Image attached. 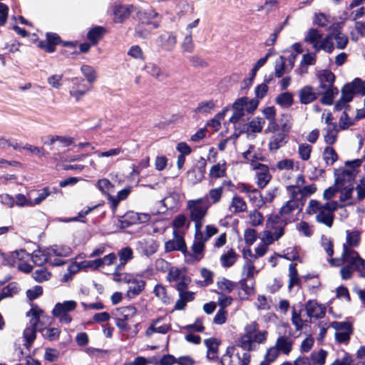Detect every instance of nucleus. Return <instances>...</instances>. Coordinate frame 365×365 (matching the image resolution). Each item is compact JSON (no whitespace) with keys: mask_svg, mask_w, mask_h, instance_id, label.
Returning <instances> with one entry per match:
<instances>
[{"mask_svg":"<svg viewBox=\"0 0 365 365\" xmlns=\"http://www.w3.org/2000/svg\"><path fill=\"white\" fill-rule=\"evenodd\" d=\"M268 339V331L259 330V324L252 322L246 324L243 333L239 336L237 344L242 350L255 351L258 349L260 344H264Z\"/></svg>","mask_w":365,"mask_h":365,"instance_id":"1","label":"nucleus"},{"mask_svg":"<svg viewBox=\"0 0 365 365\" xmlns=\"http://www.w3.org/2000/svg\"><path fill=\"white\" fill-rule=\"evenodd\" d=\"M337 207L338 203L336 201L322 204L316 200H311L307 206L306 212L309 215H314L318 222L331 227L334 222V212Z\"/></svg>","mask_w":365,"mask_h":365,"instance_id":"2","label":"nucleus"},{"mask_svg":"<svg viewBox=\"0 0 365 365\" xmlns=\"http://www.w3.org/2000/svg\"><path fill=\"white\" fill-rule=\"evenodd\" d=\"M331 266L337 267L341 263L352 267L359 272L361 277L365 278V259L361 257L359 253L349 246L342 247V252L340 258L328 259Z\"/></svg>","mask_w":365,"mask_h":365,"instance_id":"3","label":"nucleus"},{"mask_svg":"<svg viewBox=\"0 0 365 365\" xmlns=\"http://www.w3.org/2000/svg\"><path fill=\"white\" fill-rule=\"evenodd\" d=\"M280 217L270 215L266 221V229L261 232L259 238L262 243L269 246L284 234V227L279 225Z\"/></svg>","mask_w":365,"mask_h":365,"instance_id":"4","label":"nucleus"},{"mask_svg":"<svg viewBox=\"0 0 365 365\" xmlns=\"http://www.w3.org/2000/svg\"><path fill=\"white\" fill-rule=\"evenodd\" d=\"M294 344V341L290 336H279L274 344L267 349L264 358L269 361H274L281 354L288 356L293 349Z\"/></svg>","mask_w":365,"mask_h":365,"instance_id":"5","label":"nucleus"},{"mask_svg":"<svg viewBox=\"0 0 365 365\" xmlns=\"http://www.w3.org/2000/svg\"><path fill=\"white\" fill-rule=\"evenodd\" d=\"M306 42L312 44L313 48L316 52L321 50L331 53L334 49V42L329 32L326 36H323L316 29H310L304 38Z\"/></svg>","mask_w":365,"mask_h":365,"instance_id":"6","label":"nucleus"},{"mask_svg":"<svg viewBox=\"0 0 365 365\" xmlns=\"http://www.w3.org/2000/svg\"><path fill=\"white\" fill-rule=\"evenodd\" d=\"M361 163L362 161L360 159L346 161L345 165L347 168L337 170L336 173V186L338 189L351 185L358 173L356 168L361 166Z\"/></svg>","mask_w":365,"mask_h":365,"instance_id":"7","label":"nucleus"},{"mask_svg":"<svg viewBox=\"0 0 365 365\" xmlns=\"http://www.w3.org/2000/svg\"><path fill=\"white\" fill-rule=\"evenodd\" d=\"M317 78L319 81L318 90L326 98H332L338 93V89L334 86V74L328 69L317 71Z\"/></svg>","mask_w":365,"mask_h":365,"instance_id":"8","label":"nucleus"},{"mask_svg":"<svg viewBox=\"0 0 365 365\" xmlns=\"http://www.w3.org/2000/svg\"><path fill=\"white\" fill-rule=\"evenodd\" d=\"M46 251L48 255V263L53 266H61L65 264L62 257L70 256L73 250L66 245H53L47 247Z\"/></svg>","mask_w":365,"mask_h":365,"instance_id":"9","label":"nucleus"},{"mask_svg":"<svg viewBox=\"0 0 365 365\" xmlns=\"http://www.w3.org/2000/svg\"><path fill=\"white\" fill-rule=\"evenodd\" d=\"M135 10V7L133 4H123L118 1L110 6L109 12L114 23H123L130 18Z\"/></svg>","mask_w":365,"mask_h":365,"instance_id":"10","label":"nucleus"},{"mask_svg":"<svg viewBox=\"0 0 365 365\" xmlns=\"http://www.w3.org/2000/svg\"><path fill=\"white\" fill-rule=\"evenodd\" d=\"M173 239L166 242L165 244V250L166 252L182 250V215H178L173 221Z\"/></svg>","mask_w":365,"mask_h":365,"instance_id":"11","label":"nucleus"},{"mask_svg":"<svg viewBox=\"0 0 365 365\" xmlns=\"http://www.w3.org/2000/svg\"><path fill=\"white\" fill-rule=\"evenodd\" d=\"M210 206V203L205 198H199L187 202V208L191 220L205 218Z\"/></svg>","mask_w":365,"mask_h":365,"instance_id":"12","label":"nucleus"},{"mask_svg":"<svg viewBox=\"0 0 365 365\" xmlns=\"http://www.w3.org/2000/svg\"><path fill=\"white\" fill-rule=\"evenodd\" d=\"M76 307L77 303L74 300L64 301L55 305L52 314L59 319L60 322L69 324L72 320L69 312L74 310Z\"/></svg>","mask_w":365,"mask_h":365,"instance_id":"13","label":"nucleus"},{"mask_svg":"<svg viewBox=\"0 0 365 365\" xmlns=\"http://www.w3.org/2000/svg\"><path fill=\"white\" fill-rule=\"evenodd\" d=\"M30 259V255L26 253L25 250H21L11 253L8 263L11 266H16L19 270L29 272L32 269L31 265L28 263Z\"/></svg>","mask_w":365,"mask_h":365,"instance_id":"14","label":"nucleus"},{"mask_svg":"<svg viewBox=\"0 0 365 365\" xmlns=\"http://www.w3.org/2000/svg\"><path fill=\"white\" fill-rule=\"evenodd\" d=\"M167 279L172 286L175 287L179 292V299L175 303L176 309H182V273L181 270L176 267L170 269Z\"/></svg>","mask_w":365,"mask_h":365,"instance_id":"15","label":"nucleus"},{"mask_svg":"<svg viewBox=\"0 0 365 365\" xmlns=\"http://www.w3.org/2000/svg\"><path fill=\"white\" fill-rule=\"evenodd\" d=\"M68 89L70 96L78 101L91 91V87L85 83L84 79L73 78L71 79V84Z\"/></svg>","mask_w":365,"mask_h":365,"instance_id":"16","label":"nucleus"},{"mask_svg":"<svg viewBox=\"0 0 365 365\" xmlns=\"http://www.w3.org/2000/svg\"><path fill=\"white\" fill-rule=\"evenodd\" d=\"M252 169L256 171L257 184L259 188L265 187L272 179L267 165L262 163H252Z\"/></svg>","mask_w":365,"mask_h":365,"instance_id":"17","label":"nucleus"},{"mask_svg":"<svg viewBox=\"0 0 365 365\" xmlns=\"http://www.w3.org/2000/svg\"><path fill=\"white\" fill-rule=\"evenodd\" d=\"M336 331L335 338L339 343H347L352 333L351 326L347 322H334L331 324Z\"/></svg>","mask_w":365,"mask_h":365,"instance_id":"18","label":"nucleus"},{"mask_svg":"<svg viewBox=\"0 0 365 365\" xmlns=\"http://www.w3.org/2000/svg\"><path fill=\"white\" fill-rule=\"evenodd\" d=\"M326 310V307L319 304L317 300H309L305 304V311L310 319L323 318L325 316Z\"/></svg>","mask_w":365,"mask_h":365,"instance_id":"19","label":"nucleus"},{"mask_svg":"<svg viewBox=\"0 0 365 365\" xmlns=\"http://www.w3.org/2000/svg\"><path fill=\"white\" fill-rule=\"evenodd\" d=\"M206 242L202 239L195 238L194 243L192 246V254L185 253L184 252L185 260L187 262H195L200 261L203 257V252L205 249V243Z\"/></svg>","mask_w":365,"mask_h":365,"instance_id":"20","label":"nucleus"},{"mask_svg":"<svg viewBox=\"0 0 365 365\" xmlns=\"http://www.w3.org/2000/svg\"><path fill=\"white\" fill-rule=\"evenodd\" d=\"M319 94V91H316L312 86H304L298 91V97L302 104H309L316 101Z\"/></svg>","mask_w":365,"mask_h":365,"instance_id":"21","label":"nucleus"},{"mask_svg":"<svg viewBox=\"0 0 365 365\" xmlns=\"http://www.w3.org/2000/svg\"><path fill=\"white\" fill-rule=\"evenodd\" d=\"M170 329L169 324L164 322L162 318L153 320L145 331L146 337H151L154 333L166 334Z\"/></svg>","mask_w":365,"mask_h":365,"instance_id":"22","label":"nucleus"},{"mask_svg":"<svg viewBox=\"0 0 365 365\" xmlns=\"http://www.w3.org/2000/svg\"><path fill=\"white\" fill-rule=\"evenodd\" d=\"M158 247V243L153 238L139 240L136 245L137 250L147 256L154 254Z\"/></svg>","mask_w":365,"mask_h":365,"instance_id":"23","label":"nucleus"},{"mask_svg":"<svg viewBox=\"0 0 365 365\" xmlns=\"http://www.w3.org/2000/svg\"><path fill=\"white\" fill-rule=\"evenodd\" d=\"M266 133H272V135L269 138L268 147L269 150L272 152H276L281 147H282L286 143V135L280 132L279 129L278 131H266Z\"/></svg>","mask_w":365,"mask_h":365,"instance_id":"24","label":"nucleus"},{"mask_svg":"<svg viewBox=\"0 0 365 365\" xmlns=\"http://www.w3.org/2000/svg\"><path fill=\"white\" fill-rule=\"evenodd\" d=\"M131 190L132 187L127 186L118 191L116 195H108V201L110 205L113 212H115L119 202L125 200L130 194Z\"/></svg>","mask_w":365,"mask_h":365,"instance_id":"25","label":"nucleus"},{"mask_svg":"<svg viewBox=\"0 0 365 365\" xmlns=\"http://www.w3.org/2000/svg\"><path fill=\"white\" fill-rule=\"evenodd\" d=\"M246 104H247V97L240 98L233 103L232 108L234 112L230 118V122L235 123L244 116V109Z\"/></svg>","mask_w":365,"mask_h":365,"instance_id":"26","label":"nucleus"},{"mask_svg":"<svg viewBox=\"0 0 365 365\" xmlns=\"http://www.w3.org/2000/svg\"><path fill=\"white\" fill-rule=\"evenodd\" d=\"M262 114L269 121L266 131H278L279 125L276 122V109L274 106H268L262 110Z\"/></svg>","mask_w":365,"mask_h":365,"instance_id":"27","label":"nucleus"},{"mask_svg":"<svg viewBox=\"0 0 365 365\" xmlns=\"http://www.w3.org/2000/svg\"><path fill=\"white\" fill-rule=\"evenodd\" d=\"M205 167V163L202 161L200 166L194 167L192 169L187 171V181L191 184L200 182L204 178Z\"/></svg>","mask_w":365,"mask_h":365,"instance_id":"28","label":"nucleus"},{"mask_svg":"<svg viewBox=\"0 0 365 365\" xmlns=\"http://www.w3.org/2000/svg\"><path fill=\"white\" fill-rule=\"evenodd\" d=\"M361 240V232L357 230L346 231V243L343 247L349 246L351 249L357 247L360 245Z\"/></svg>","mask_w":365,"mask_h":365,"instance_id":"29","label":"nucleus"},{"mask_svg":"<svg viewBox=\"0 0 365 365\" xmlns=\"http://www.w3.org/2000/svg\"><path fill=\"white\" fill-rule=\"evenodd\" d=\"M50 194L51 192L48 187H43L38 190H30L27 193L28 196L31 197L33 207L41 204Z\"/></svg>","mask_w":365,"mask_h":365,"instance_id":"30","label":"nucleus"},{"mask_svg":"<svg viewBox=\"0 0 365 365\" xmlns=\"http://www.w3.org/2000/svg\"><path fill=\"white\" fill-rule=\"evenodd\" d=\"M128 284L130 285L127 291V295L130 298H133L144 289L145 283L133 275V280L128 283Z\"/></svg>","mask_w":365,"mask_h":365,"instance_id":"31","label":"nucleus"},{"mask_svg":"<svg viewBox=\"0 0 365 365\" xmlns=\"http://www.w3.org/2000/svg\"><path fill=\"white\" fill-rule=\"evenodd\" d=\"M136 309L132 306L123 307L117 309L115 322L129 321L136 314Z\"/></svg>","mask_w":365,"mask_h":365,"instance_id":"32","label":"nucleus"},{"mask_svg":"<svg viewBox=\"0 0 365 365\" xmlns=\"http://www.w3.org/2000/svg\"><path fill=\"white\" fill-rule=\"evenodd\" d=\"M115 325L121 331L125 332L127 334V338L135 337L139 332L140 329L139 323L135 324L132 329L128 324V321L115 322Z\"/></svg>","mask_w":365,"mask_h":365,"instance_id":"33","label":"nucleus"},{"mask_svg":"<svg viewBox=\"0 0 365 365\" xmlns=\"http://www.w3.org/2000/svg\"><path fill=\"white\" fill-rule=\"evenodd\" d=\"M332 41L335 40L336 46L339 49H344L348 43V38L342 34L339 28H335L330 31Z\"/></svg>","mask_w":365,"mask_h":365,"instance_id":"34","label":"nucleus"},{"mask_svg":"<svg viewBox=\"0 0 365 365\" xmlns=\"http://www.w3.org/2000/svg\"><path fill=\"white\" fill-rule=\"evenodd\" d=\"M106 32V29L105 27L101 26H95L88 31L87 38L93 45H96L102 38Z\"/></svg>","mask_w":365,"mask_h":365,"instance_id":"35","label":"nucleus"},{"mask_svg":"<svg viewBox=\"0 0 365 365\" xmlns=\"http://www.w3.org/2000/svg\"><path fill=\"white\" fill-rule=\"evenodd\" d=\"M43 316V311L37 305H32L31 309L27 312L26 317L29 319V325L36 327L40 318Z\"/></svg>","mask_w":365,"mask_h":365,"instance_id":"36","label":"nucleus"},{"mask_svg":"<svg viewBox=\"0 0 365 365\" xmlns=\"http://www.w3.org/2000/svg\"><path fill=\"white\" fill-rule=\"evenodd\" d=\"M80 70L88 83L92 84L96 81L98 78L97 71L92 66L83 64Z\"/></svg>","mask_w":365,"mask_h":365,"instance_id":"37","label":"nucleus"},{"mask_svg":"<svg viewBox=\"0 0 365 365\" xmlns=\"http://www.w3.org/2000/svg\"><path fill=\"white\" fill-rule=\"evenodd\" d=\"M264 125L262 118L256 117L246 125V131L249 133H261Z\"/></svg>","mask_w":365,"mask_h":365,"instance_id":"38","label":"nucleus"},{"mask_svg":"<svg viewBox=\"0 0 365 365\" xmlns=\"http://www.w3.org/2000/svg\"><path fill=\"white\" fill-rule=\"evenodd\" d=\"M247 210L246 202L239 196H234L232 198L230 210L235 214L245 212Z\"/></svg>","mask_w":365,"mask_h":365,"instance_id":"39","label":"nucleus"},{"mask_svg":"<svg viewBox=\"0 0 365 365\" xmlns=\"http://www.w3.org/2000/svg\"><path fill=\"white\" fill-rule=\"evenodd\" d=\"M276 168L280 171L298 170V163L293 159L285 158L278 161Z\"/></svg>","mask_w":365,"mask_h":365,"instance_id":"40","label":"nucleus"},{"mask_svg":"<svg viewBox=\"0 0 365 365\" xmlns=\"http://www.w3.org/2000/svg\"><path fill=\"white\" fill-rule=\"evenodd\" d=\"M145 69L148 74L159 81H162L167 77L166 73L154 63H147L145 66Z\"/></svg>","mask_w":365,"mask_h":365,"instance_id":"41","label":"nucleus"},{"mask_svg":"<svg viewBox=\"0 0 365 365\" xmlns=\"http://www.w3.org/2000/svg\"><path fill=\"white\" fill-rule=\"evenodd\" d=\"M237 255L232 249L229 250L220 257V260L222 266L224 267L232 266L237 261Z\"/></svg>","mask_w":365,"mask_h":365,"instance_id":"42","label":"nucleus"},{"mask_svg":"<svg viewBox=\"0 0 365 365\" xmlns=\"http://www.w3.org/2000/svg\"><path fill=\"white\" fill-rule=\"evenodd\" d=\"M275 102L283 108H289L294 103V95L289 92H284L279 94Z\"/></svg>","mask_w":365,"mask_h":365,"instance_id":"43","label":"nucleus"},{"mask_svg":"<svg viewBox=\"0 0 365 365\" xmlns=\"http://www.w3.org/2000/svg\"><path fill=\"white\" fill-rule=\"evenodd\" d=\"M118 256L120 263L116 269H121L133 258V250L130 247H124L118 252Z\"/></svg>","mask_w":365,"mask_h":365,"instance_id":"44","label":"nucleus"},{"mask_svg":"<svg viewBox=\"0 0 365 365\" xmlns=\"http://www.w3.org/2000/svg\"><path fill=\"white\" fill-rule=\"evenodd\" d=\"M338 129L336 125H330L324 128V139L329 145L334 144L337 138Z\"/></svg>","mask_w":365,"mask_h":365,"instance_id":"45","label":"nucleus"},{"mask_svg":"<svg viewBox=\"0 0 365 365\" xmlns=\"http://www.w3.org/2000/svg\"><path fill=\"white\" fill-rule=\"evenodd\" d=\"M210 177L212 179L223 178L226 175V164L217 163L213 165L210 170Z\"/></svg>","mask_w":365,"mask_h":365,"instance_id":"46","label":"nucleus"},{"mask_svg":"<svg viewBox=\"0 0 365 365\" xmlns=\"http://www.w3.org/2000/svg\"><path fill=\"white\" fill-rule=\"evenodd\" d=\"M299 207V202L297 200L290 199L287 201L280 208L279 214L281 215H287L297 210Z\"/></svg>","mask_w":365,"mask_h":365,"instance_id":"47","label":"nucleus"},{"mask_svg":"<svg viewBox=\"0 0 365 365\" xmlns=\"http://www.w3.org/2000/svg\"><path fill=\"white\" fill-rule=\"evenodd\" d=\"M323 159L327 165H333L338 159V155L335 150L330 146H327L323 151Z\"/></svg>","mask_w":365,"mask_h":365,"instance_id":"48","label":"nucleus"},{"mask_svg":"<svg viewBox=\"0 0 365 365\" xmlns=\"http://www.w3.org/2000/svg\"><path fill=\"white\" fill-rule=\"evenodd\" d=\"M34 264L41 266L46 262H48V255L46 250L35 252L31 257Z\"/></svg>","mask_w":365,"mask_h":365,"instance_id":"49","label":"nucleus"},{"mask_svg":"<svg viewBox=\"0 0 365 365\" xmlns=\"http://www.w3.org/2000/svg\"><path fill=\"white\" fill-rule=\"evenodd\" d=\"M327 352L324 349H320L317 352H313L310 355L312 365H324L325 364Z\"/></svg>","mask_w":365,"mask_h":365,"instance_id":"50","label":"nucleus"},{"mask_svg":"<svg viewBox=\"0 0 365 365\" xmlns=\"http://www.w3.org/2000/svg\"><path fill=\"white\" fill-rule=\"evenodd\" d=\"M51 277V274L46 268L40 267L36 269L33 273V278L38 282L48 281Z\"/></svg>","mask_w":365,"mask_h":365,"instance_id":"51","label":"nucleus"},{"mask_svg":"<svg viewBox=\"0 0 365 365\" xmlns=\"http://www.w3.org/2000/svg\"><path fill=\"white\" fill-rule=\"evenodd\" d=\"M241 290L239 293L241 299H246L255 293L254 285L252 283L248 284L245 279L241 282Z\"/></svg>","mask_w":365,"mask_h":365,"instance_id":"52","label":"nucleus"},{"mask_svg":"<svg viewBox=\"0 0 365 365\" xmlns=\"http://www.w3.org/2000/svg\"><path fill=\"white\" fill-rule=\"evenodd\" d=\"M36 327L29 325L24 331L23 335L25 340L24 345L26 348H29L36 339Z\"/></svg>","mask_w":365,"mask_h":365,"instance_id":"53","label":"nucleus"},{"mask_svg":"<svg viewBox=\"0 0 365 365\" xmlns=\"http://www.w3.org/2000/svg\"><path fill=\"white\" fill-rule=\"evenodd\" d=\"M312 148L310 145L303 143L299 145L298 154L301 160L307 161L310 158Z\"/></svg>","mask_w":365,"mask_h":365,"instance_id":"54","label":"nucleus"},{"mask_svg":"<svg viewBox=\"0 0 365 365\" xmlns=\"http://www.w3.org/2000/svg\"><path fill=\"white\" fill-rule=\"evenodd\" d=\"M205 346L208 349L207 355L212 356V358L215 357V354L218 351L219 341L215 338L205 339L204 341Z\"/></svg>","mask_w":365,"mask_h":365,"instance_id":"55","label":"nucleus"},{"mask_svg":"<svg viewBox=\"0 0 365 365\" xmlns=\"http://www.w3.org/2000/svg\"><path fill=\"white\" fill-rule=\"evenodd\" d=\"M123 152V148L121 147H118V148H111V149H109V150H105V151H99V150L96 151L95 153L98 158H113V157L119 155Z\"/></svg>","mask_w":365,"mask_h":365,"instance_id":"56","label":"nucleus"},{"mask_svg":"<svg viewBox=\"0 0 365 365\" xmlns=\"http://www.w3.org/2000/svg\"><path fill=\"white\" fill-rule=\"evenodd\" d=\"M297 231L306 237H311L314 233L313 227L305 221H301L297 225Z\"/></svg>","mask_w":365,"mask_h":365,"instance_id":"57","label":"nucleus"},{"mask_svg":"<svg viewBox=\"0 0 365 365\" xmlns=\"http://www.w3.org/2000/svg\"><path fill=\"white\" fill-rule=\"evenodd\" d=\"M97 187L108 198V195H110V192L113 191L114 186L108 179L103 178L97 182Z\"/></svg>","mask_w":365,"mask_h":365,"instance_id":"58","label":"nucleus"},{"mask_svg":"<svg viewBox=\"0 0 365 365\" xmlns=\"http://www.w3.org/2000/svg\"><path fill=\"white\" fill-rule=\"evenodd\" d=\"M249 222L253 227H257L262 224L264 221L263 215L257 210H253L248 214Z\"/></svg>","mask_w":365,"mask_h":365,"instance_id":"59","label":"nucleus"},{"mask_svg":"<svg viewBox=\"0 0 365 365\" xmlns=\"http://www.w3.org/2000/svg\"><path fill=\"white\" fill-rule=\"evenodd\" d=\"M355 123L354 118H350L346 111H344L339 120V127L342 130H345L354 125Z\"/></svg>","mask_w":365,"mask_h":365,"instance_id":"60","label":"nucleus"},{"mask_svg":"<svg viewBox=\"0 0 365 365\" xmlns=\"http://www.w3.org/2000/svg\"><path fill=\"white\" fill-rule=\"evenodd\" d=\"M289 289H292L294 285L299 283V278L298 277L297 270L295 264H290L289 267Z\"/></svg>","mask_w":365,"mask_h":365,"instance_id":"61","label":"nucleus"},{"mask_svg":"<svg viewBox=\"0 0 365 365\" xmlns=\"http://www.w3.org/2000/svg\"><path fill=\"white\" fill-rule=\"evenodd\" d=\"M217 287L221 292L230 293L235 289L236 286L235 283L230 280L222 278L217 282Z\"/></svg>","mask_w":365,"mask_h":365,"instance_id":"62","label":"nucleus"},{"mask_svg":"<svg viewBox=\"0 0 365 365\" xmlns=\"http://www.w3.org/2000/svg\"><path fill=\"white\" fill-rule=\"evenodd\" d=\"M63 75L62 74H53L47 78V83L49 86L55 89H60L63 86Z\"/></svg>","mask_w":365,"mask_h":365,"instance_id":"63","label":"nucleus"},{"mask_svg":"<svg viewBox=\"0 0 365 365\" xmlns=\"http://www.w3.org/2000/svg\"><path fill=\"white\" fill-rule=\"evenodd\" d=\"M138 213L135 212H129L125 215L123 220H121L123 227H128L132 224L138 223Z\"/></svg>","mask_w":365,"mask_h":365,"instance_id":"64","label":"nucleus"}]
</instances>
